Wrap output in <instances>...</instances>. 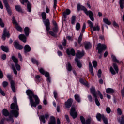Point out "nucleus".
Wrapping results in <instances>:
<instances>
[{
	"label": "nucleus",
	"instance_id": "obj_39",
	"mask_svg": "<svg viewBox=\"0 0 124 124\" xmlns=\"http://www.w3.org/2000/svg\"><path fill=\"white\" fill-rule=\"evenodd\" d=\"M3 114L4 115V116L6 117V116H8V115H9V113H8V111H7V110L3 109Z\"/></svg>",
	"mask_w": 124,
	"mask_h": 124
},
{
	"label": "nucleus",
	"instance_id": "obj_49",
	"mask_svg": "<svg viewBox=\"0 0 124 124\" xmlns=\"http://www.w3.org/2000/svg\"><path fill=\"white\" fill-rule=\"evenodd\" d=\"M106 111L108 114H110L111 113V108L109 107H107Z\"/></svg>",
	"mask_w": 124,
	"mask_h": 124
},
{
	"label": "nucleus",
	"instance_id": "obj_55",
	"mask_svg": "<svg viewBox=\"0 0 124 124\" xmlns=\"http://www.w3.org/2000/svg\"><path fill=\"white\" fill-rule=\"evenodd\" d=\"M113 25L114 28H119V24H118L116 21H114L113 22Z\"/></svg>",
	"mask_w": 124,
	"mask_h": 124
},
{
	"label": "nucleus",
	"instance_id": "obj_62",
	"mask_svg": "<svg viewBox=\"0 0 124 124\" xmlns=\"http://www.w3.org/2000/svg\"><path fill=\"white\" fill-rule=\"evenodd\" d=\"M117 113L119 115H122V110L120 108H118L117 109Z\"/></svg>",
	"mask_w": 124,
	"mask_h": 124
},
{
	"label": "nucleus",
	"instance_id": "obj_22",
	"mask_svg": "<svg viewBox=\"0 0 124 124\" xmlns=\"http://www.w3.org/2000/svg\"><path fill=\"white\" fill-rule=\"evenodd\" d=\"M11 88L12 89L13 92L15 93L16 92V88H15V83L13 81V80H11Z\"/></svg>",
	"mask_w": 124,
	"mask_h": 124
},
{
	"label": "nucleus",
	"instance_id": "obj_15",
	"mask_svg": "<svg viewBox=\"0 0 124 124\" xmlns=\"http://www.w3.org/2000/svg\"><path fill=\"white\" fill-rule=\"evenodd\" d=\"M85 55V52L84 51H78L77 53L76 54V57L78 58V59H81L82 57Z\"/></svg>",
	"mask_w": 124,
	"mask_h": 124
},
{
	"label": "nucleus",
	"instance_id": "obj_58",
	"mask_svg": "<svg viewBox=\"0 0 124 124\" xmlns=\"http://www.w3.org/2000/svg\"><path fill=\"white\" fill-rule=\"evenodd\" d=\"M32 62H33V63L36 64L37 65L38 64V61L34 59H32L31 60Z\"/></svg>",
	"mask_w": 124,
	"mask_h": 124
},
{
	"label": "nucleus",
	"instance_id": "obj_64",
	"mask_svg": "<svg viewBox=\"0 0 124 124\" xmlns=\"http://www.w3.org/2000/svg\"><path fill=\"white\" fill-rule=\"evenodd\" d=\"M121 124H124V117L122 116Z\"/></svg>",
	"mask_w": 124,
	"mask_h": 124
},
{
	"label": "nucleus",
	"instance_id": "obj_30",
	"mask_svg": "<svg viewBox=\"0 0 124 124\" xmlns=\"http://www.w3.org/2000/svg\"><path fill=\"white\" fill-rule=\"evenodd\" d=\"M24 32L26 36H29L30 34V29L28 27H26L24 29Z\"/></svg>",
	"mask_w": 124,
	"mask_h": 124
},
{
	"label": "nucleus",
	"instance_id": "obj_11",
	"mask_svg": "<svg viewBox=\"0 0 124 124\" xmlns=\"http://www.w3.org/2000/svg\"><path fill=\"white\" fill-rule=\"evenodd\" d=\"M3 2L6 8L8 14L11 15V10L10 9V7H9L8 3L7 2V0H3Z\"/></svg>",
	"mask_w": 124,
	"mask_h": 124
},
{
	"label": "nucleus",
	"instance_id": "obj_54",
	"mask_svg": "<svg viewBox=\"0 0 124 124\" xmlns=\"http://www.w3.org/2000/svg\"><path fill=\"white\" fill-rule=\"evenodd\" d=\"M88 25H89V27H90V28H93V22H92V21H91L90 20H89L88 21Z\"/></svg>",
	"mask_w": 124,
	"mask_h": 124
},
{
	"label": "nucleus",
	"instance_id": "obj_31",
	"mask_svg": "<svg viewBox=\"0 0 124 124\" xmlns=\"http://www.w3.org/2000/svg\"><path fill=\"white\" fill-rule=\"evenodd\" d=\"M15 9L18 12H22V8L20 5H16L15 6Z\"/></svg>",
	"mask_w": 124,
	"mask_h": 124
},
{
	"label": "nucleus",
	"instance_id": "obj_3",
	"mask_svg": "<svg viewBox=\"0 0 124 124\" xmlns=\"http://www.w3.org/2000/svg\"><path fill=\"white\" fill-rule=\"evenodd\" d=\"M91 93L92 94H93V96L95 99V102L97 106H100V103H99V101L97 99V95H98L101 99H103V95L101 94L100 91H98L97 93L95 92V88L94 87H92L90 89Z\"/></svg>",
	"mask_w": 124,
	"mask_h": 124
},
{
	"label": "nucleus",
	"instance_id": "obj_38",
	"mask_svg": "<svg viewBox=\"0 0 124 124\" xmlns=\"http://www.w3.org/2000/svg\"><path fill=\"white\" fill-rule=\"evenodd\" d=\"M16 29L17 30V31H22L23 29H22V27H20V26H18V24L16 26Z\"/></svg>",
	"mask_w": 124,
	"mask_h": 124
},
{
	"label": "nucleus",
	"instance_id": "obj_53",
	"mask_svg": "<svg viewBox=\"0 0 124 124\" xmlns=\"http://www.w3.org/2000/svg\"><path fill=\"white\" fill-rule=\"evenodd\" d=\"M102 73V72L101 71V70H100V69L98 70L97 75H98V77L99 78H100V77H101Z\"/></svg>",
	"mask_w": 124,
	"mask_h": 124
},
{
	"label": "nucleus",
	"instance_id": "obj_23",
	"mask_svg": "<svg viewBox=\"0 0 124 124\" xmlns=\"http://www.w3.org/2000/svg\"><path fill=\"white\" fill-rule=\"evenodd\" d=\"M114 92H115V91H114V89L112 88H107L106 90V92L107 93H109V94H112L114 93Z\"/></svg>",
	"mask_w": 124,
	"mask_h": 124
},
{
	"label": "nucleus",
	"instance_id": "obj_28",
	"mask_svg": "<svg viewBox=\"0 0 124 124\" xmlns=\"http://www.w3.org/2000/svg\"><path fill=\"white\" fill-rule=\"evenodd\" d=\"M66 69L68 71H71L72 70V66H71V64L70 63L68 62L66 65Z\"/></svg>",
	"mask_w": 124,
	"mask_h": 124
},
{
	"label": "nucleus",
	"instance_id": "obj_50",
	"mask_svg": "<svg viewBox=\"0 0 124 124\" xmlns=\"http://www.w3.org/2000/svg\"><path fill=\"white\" fill-rule=\"evenodd\" d=\"M8 122H11V123H13L14 122V120H13V118H12V116L11 115H10L9 118L7 119Z\"/></svg>",
	"mask_w": 124,
	"mask_h": 124
},
{
	"label": "nucleus",
	"instance_id": "obj_48",
	"mask_svg": "<svg viewBox=\"0 0 124 124\" xmlns=\"http://www.w3.org/2000/svg\"><path fill=\"white\" fill-rule=\"evenodd\" d=\"M13 20V23L14 24V25H15V26H17L18 25V23H17V22L16 21V20H15V17H13L12 18Z\"/></svg>",
	"mask_w": 124,
	"mask_h": 124
},
{
	"label": "nucleus",
	"instance_id": "obj_44",
	"mask_svg": "<svg viewBox=\"0 0 124 124\" xmlns=\"http://www.w3.org/2000/svg\"><path fill=\"white\" fill-rule=\"evenodd\" d=\"M53 94L55 99L58 100V92H57V91H54Z\"/></svg>",
	"mask_w": 124,
	"mask_h": 124
},
{
	"label": "nucleus",
	"instance_id": "obj_24",
	"mask_svg": "<svg viewBox=\"0 0 124 124\" xmlns=\"http://www.w3.org/2000/svg\"><path fill=\"white\" fill-rule=\"evenodd\" d=\"M74 97L77 102H78V103L81 102V97H80V95L78 94H75Z\"/></svg>",
	"mask_w": 124,
	"mask_h": 124
},
{
	"label": "nucleus",
	"instance_id": "obj_12",
	"mask_svg": "<svg viewBox=\"0 0 124 124\" xmlns=\"http://www.w3.org/2000/svg\"><path fill=\"white\" fill-rule=\"evenodd\" d=\"M72 102H73V100L72 99H69L65 103V106L66 108H70L71 105H72Z\"/></svg>",
	"mask_w": 124,
	"mask_h": 124
},
{
	"label": "nucleus",
	"instance_id": "obj_17",
	"mask_svg": "<svg viewBox=\"0 0 124 124\" xmlns=\"http://www.w3.org/2000/svg\"><path fill=\"white\" fill-rule=\"evenodd\" d=\"M71 11L69 10V9H66L64 12L63 13V16L65 19H66L67 15H69L71 13Z\"/></svg>",
	"mask_w": 124,
	"mask_h": 124
},
{
	"label": "nucleus",
	"instance_id": "obj_41",
	"mask_svg": "<svg viewBox=\"0 0 124 124\" xmlns=\"http://www.w3.org/2000/svg\"><path fill=\"white\" fill-rule=\"evenodd\" d=\"M75 21H76V17L75 16H73L71 19V23L75 24Z\"/></svg>",
	"mask_w": 124,
	"mask_h": 124
},
{
	"label": "nucleus",
	"instance_id": "obj_61",
	"mask_svg": "<svg viewBox=\"0 0 124 124\" xmlns=\"http://www.w3.org/2000/svg\"><path fill=\"white\" fill-rule=\"evenodd\" d=\"M53 31L55 33L58 32V27L57 26H55V27L53 29Z\"/></svg>",
	"mask_w": 124,
	"mask_h": 124
},
{
	"label": "nucleus",
	"instance_id": "obj_26",
	"mask_svg": "<svg viewBox=\"0 0 124 124\" xmlns=\"http://www.w3.org/2000/svg\"><path fill=\"white\" fill-rule=\"evenodd\" d=\"M92 47V45L89 42L85 43V49L86 50H88L89 49H91Z\"/></svg>",
	"mask_w": 124,
	"mask_h": 124
},
{
	"label": "nucleus",
	"instance_id": "obj_2",
	"mask_svg": "<svg viewBox=\"0 0 124 124\" xmlns=\"http://www.w3.org/2000/svg\"><path fill=\"white\" fill-rule=\"evenodd\" d=\"M14 103H12L11 105V109H14L11 111V114L15 118H17L19 116V108L17 104V98L16 97L13 98Z\"/></svg>",
	"mask_w": 124,
	"mask_h": 124
},
{
	"label": "nucleus",
	"instance_id": "obj_5",
	"mask_svg": "<svg viewBox=\"0 0 124 124\" xmlns=\"http://www.w3.org/2000/svg\"><path fill=\"white\" fill-rule=\"evenodd\" d=\"M81 10H83L86 15H89V17L91 21H94V18H93V13L92 11H88L87 8L83 6H81Z\"/></svg>",
	"mask_w": 124,
	"mask_h": 124
},
{
	"label": "nucleus",
	"instance_id": "obj_37",
	"mask_svg": "<svg viewBox=\"0 0 124 124\" xmlns=\"http://www.w3.org/2000/svg\"><path fill=\"white\" fill-rule=\"evenodd\" d=\"M82 39H83V34L80 33L78 39V43H81V41H82Z\"/></svg>",
	"mask_w": 124,
	"mask_h": 124
},
{
	"label": "nucleus",
	"instance_id": "obj_43",
	"mask_svg": "<svg viewBox=\"0 0 124 124\" xmlns=\"http://www.w3.org/2000/svg\"><path fill=\"white\" fill-rule=\"evenodd\" d=\"M109 70L111 72V73L113 75H115V74H116V72H115V70H114V68H113V67L111 66L109 69Z\"/></svg>",
	"mask_w": 124,
	"mask_h": 124
},
{
	"label": "nucleus",
	"instance_id": "obj_36",
	"mask_svg": "<svg viewBox=\"0 0 124 124\" xmlns=\"http://www.w3.org/2000/svg\"><path fill=\"white\" fill-rule=\"evenodd\" d=\"M113 66L115 71L118 73V72H119V68L118 67V65L116 63H114Z\"/></svg>",
	"mask_w": 124,
	"mask_h": 124
},
{
	"label": "nucleus",
	"instance_id": "obj_16",
	"mask_svg": "<svg viewBox=\"0 0 124 124\" xmlns=\"http://www.w3.org/2000/svg\"><path fill=\"white\" fill-rule=\"evenodd\" d=\"M14 46L15 48L18 49V50H22V49L24 48V47L22 45H20V44H19V43H18V42H15Z\"/></svg>",
	"mask_w": 124,
	"mask_h": 124
},
{
	"label": "nucleus",
	"instance_id": "obj_32",
	"mask_svg": "<svg viewBox=\"0 0 124 124\" xmlns=\"http://www.w3.org/2000/svg\"><path fill=\"white\" fill-rule=\"evenodd\" d=\"M27 11L28 12H31V4L29 2L27 3Z\"/></svg>",
	"mask_w": 124,
	"mask_h": 124
},
{
	"label": "nucleus",
	"instance_id": "obj_35",
	"mask_svg": "<svg viewBox=\"0 0 124 124\" xmlns=\"http://www.w3.org/2000/svg\"><path fill=\"white\" fill-rule=\"evenodd\" d=\"M96 118L98 121H100V120L102 119V115H101L100 113H97Z\"/></svg>",
	"mask_w": 124,
	"mask_h": 124
},
{
	"label": "nucleus",
	"instance_id": "obj_18",
	"mask_svg": "<svg viewBox=\"0 0 124 124\" xmlns=\"http://www.w3.org/2000/svg\"><path fill=\"white\" fill-rule=\"evenodd\" d=\"M48 124H56V119L54 116H51L48 121Z\"/></svg>",
	"mask_w": 124,
	"mask_h": 124
},
{
	"label": "nucleus",
	"instance_id": "obj_13",
	"mask_svg": "<svg viewBox=\"0 0 124 124\" xmlns=\"http://www.w3.org/2000/svg\"><path fill=\"white\" fill-rule=\"evenodd\" d=\"M49 118V115L46 114L45 115H42L39 117L40 122H42L44 124H45V119L47 120Z\"/></svg>",
	"mask_w": 124,
	"mask_h": 124
},
{
	"label": "nucleus",
	"instance_id": "obj_14",
	"mask_svg": "<svg viewBox=\"0 0 124 124\" xmlns=\"http://www.w3.org/2000/svg\"><path fill=\"white\" fill-rule=\"evenodd\" d=\"M6 36L8 38H9V33L6 31V29L4 28L3 30V34L2 36V39H3V40H4Z\"/></svg>",
	"mask_w": 124,
	"mask_h": 124
},
{
	"label": "nucleus",
	"instance_id": "obj_25",
	"mask_svg": "<svg viewBox=\"0 0 124 124\" xmlns=\"http://www.w3.org/2000/svg\"><path fill=\"white\" fill-rule=\"evenodd\" d=\"M75 62H77V64L79 68H82V63L78 59L76 58L75 59Z\"/></svg>",
	"mask_w": 124,
	"mask_h": 124
},
{
	"label": "nucleus",
	"instance_id": "obj_51",
	"mask_svg": "<svg viewBox=\"0 0 124 124\" xmlns=\"http://www.w3.org/2000/svg\"><path fill=\"white\" fill-rule=\"evenodd\" d=\"M86 30V23H84L83 24V26L81 30V31L83 33H84V32H85V30Z\"/></svg>",
	"mask_w": 124,
	"mask_h": 124
},
{
	"label": "nucleus",
	"instance_id": "obj_6",
	"mask_svg": "<svg viewBox=\"0 0 124 124\" xmlns=\"http://www.w3.org/2000/svg\"><path fill=\"white\" fill-rule=\"evenodd\" d=\"M39 72L41 74H43V75H45L46 77H47V82L48 83H51V78L49 76V73L47 72H45L43 68H41L39 69Z\"/></svg>",
	"mask_w": 124,
	"mask_h": 124
},
{
	"label": "nucleus",
	"instance_id": "obj_57",
	"mask_svg": "<svg viewBox=\"0 0 124 124\" xmlns=\"http://www.w3.org/2000/svg\"><path fill=\"white\" fill-rule=\"evenodd\" d=\"M3 88L6 87L8 85V82L6 81H4L2 83Z\"/></svg>",
	"mask_w": 124,
	"mask_h": 124
},
{
	"label": "nucleus",
	"instance_id": "obj_10",
	"mask_svg": "<svg viewBox=\"0 0 124 124\" xmlns=\"http://www.w3.org/2000/svg\"><path fill=\"white\" fill-rule=\"evenodd\" d=\"M75 107L72 106L70 111V115L73 119H75V118H77L78 116L77 112L75 111Z\"/></svg>",
	"mask_w": 124,
	"mask_h": 124
},
{
	"label": "nucleus",
	"instance_id": "obj_34",
	"mask_svg": "<svg viewBox=\"0 0 124 124\" xmlns=\"http://www.w3.org/2000/svg\"><path fill=\"white\" fill-rule=\"evenodd\" d=\"M1 50H2V51H3L4 52H6V53L8 52V47L6 46H1Z\"/></svg>",
	"mask_w": 124,
	"mask_h": 124
},
{
	"label": "nucleus",
	"instance_id": "obj_7",
	"mask_svg": "<svg viewBox=\"0 0 124 124\" xmlns=\"http://www.w3.org/2000/svg\"><path fill=\"white\" fill-rule=\"evenodd\" d=\"M80 121L82 124H91L92 123V118L91 117H89L86 120H85V118L83 117V116H81L80 117Z\"/></svg>",
	"mask_w": 124,
	"mask_h": 124
},
{
	"label": "nucleus",
	"instance_id": "obj_60",
	"mask_svg": "<svg viewBox=\"0 0 124 124\" xmlns=\"http://www.w3.org/2000/svg\"><path fill=\"white\" fill-rule=\"evenodd\" d=\"M39 78H40V76L39 75H36L35 77V81H36V82H39V80H38Z\"/></svg>",
	"mask_w": 124,
	"mask_h": 124
},
{
	"label": "nucleus",
	"instance_id": "obj_27",
	"mask_svg": "<svg viewBox=\"0 0 124 124\" xmlns=\"http://www.w3.org/2000/svg\"><path fill=\"white\" fill-rule=\"evenodd\" d=\"M80 83L81 84H82V85H84V86H88V82H87V81L85 79L83 78H80L79 80Z\"/></svg>",
	"mask_w": 124,
	"mask_h": 124
},
{
	"label": "nucleus",
	"instance_id": "obj_19",
	"mask_svg": "<svg viewBox=\"0 0 124 124\" xmlns=\"http://www.w3.org/2000/svg\"><path fill=\"white\" fill-rule=\"evenodd\" d=\"M66 53L68 55H72V56H75V51L73 49H71V50H69L68 49H67Z\"/></svg>",
	"mask_w": 124,
	"mask_h": 124
},
{
	"label": "nucleus",
	"instance_id": "obj_42",
	"mask_svg": "<svg viewBox=\"0 0 124 124\" xmlns=\"http://www.w3.org/2000/svg\"><path fill=\"white\" fill-rule=\"evenodd\" d=\"M102 119L105 124H107V118H106L105 116L104 115L102 114Z\"/></svg>",
	"mask_w": 124,
	"mask_h": 124
},
{
	"label": "nucleus",
	"instance_id": "obj_47",
	"mask_svg": "<svg viewBox=\"0 0 124 124\" xmlns=\"http://www.w3.org/2000/svg\"><path fill=\"white\" fill-rule=\"evenodd\" d=\"M100 30V27L99 26H94L93 27V31H99Z\"/></svg>",
	"mask_w": 124,
	"mask_h": 124
},
{
	"label": "nucleus",
	"instance_id": "obj_45",
	"mask_svg": "<svg viewBox=\"0 0 124 124\" xmlns=\"http://www.w3.org/2000/svg\"><path fill=\"white\" fill-rule=\"evenodd\" d=\"M12 68L14 71V73L16 74L17 75L18 72H17V70H16V68H15V67L14 66V65H12Z\"/></svg>",
	"mask_w": 124,
	"mask_h": 124
},
{
	"label": "nucleus",
	"instance_id": "obj_4",
	"mask_svg": "<svg viewBox=\"0 0 124 124\" xmlns=\"http://www.w3.org/2000/svg\"><path fill=\"white\" fill-rule=\"evenodd\" d=\"M43 22L44 25L46 26V30L47 31H50V21L49 19H46L47 18V14L45 12H42L41 14Z\"/></svg>",
	"mask_w": 124,
	"mask_h": 124
},
{
	"label": "nucleus",
	"instance_id": "obj_8",
	"mask_svg": "<svg viewBox=\"0 0 124 124\" xmlns=\"http://www.w3.org/2000/svg\"><path fill=\"white\" fill-rule=\"evenodd\" d=\"M106 46L104 44H101L100 43L97 45V49L98 50L99 54H101L102 53V51H104V50H106Z\"/></svg>",
	"mask_w": 124,
	"mask_h": 124
},
{
	"label": "nucleus",
	"instance_id": "obj_59",
	"mask_svg": "<svg viewBox=\"0 0 124 124\" xmlns=\"http://www.w3.org/2000/svg\"><path fill=\"white\" fill-rule=\"evenodd\" d=\"M88 100H89V101H90V102H92L93 101V97H92V96L91 95H88L87 96Z\"/></svg>",
	"mask_w": 124,
	"mask_h": 124
},
{
	"label": "nucleus",
	"instance_id": "obj_56",
	"mask_svg": "<svg viewBox=\"0 0 124 124\" xmlns=\"http://www.w3.org/2000/svg\"><path fill=\"white\" fill-rule=\"evenodd\" d=\"M93 67L94 68L96 67V66H97V62H96V61H93Z\"/></svg>",
	"mask_w": 124,
	"mask_h": 124
},
{
	"label": "nucleus",
	"instance_id": "obj_63",
	"mask_svg": "<svg viewBox=\"0 0 124 124\" xmlns=\"http://www.w3.org/2000/svg\"><path fill=\"white\" fill-rule=\"evenodd\" d=\"M48 32H49V34H50V35H52V36H56V33L53 32L52 31H50Z\"/></svg>",
	"mask_w": 124,
	"mask_h": 124
},
{
	"label": "nucleus",
	"instance_id": "obj_46",
	"mask_svg": "<svg viewBox=\"0 0 124 124\" xmlns=\"http://www.w3.org/2000/svg\"><path fill=\"white\" fill-rule=\"evenodd\" d=\"M89 71L91 75H92V76H93L94 75V74L93 73V67L89 68Z\"/></svg>",
	"mask_w": 124,
	"mask_h": 124
},
{
	"label": "nucleus",
	"instance_id": "obj_29",
	"mask_svg": "<svg viewBox=\"0 0 124 124\" xmlns=\"http://www.w3.org/2000/svg\"><path fill=\"white\" fill-rule=\"evenodd\" d=\"M103 22L105 23V24H106L107 25H108L109 26V25H111V21L109 20H108V18H104L103 19Z\"/></svg>",
	"mask_w": 124,
	"mask_h": 124
},
{
	"label": "nucleus",
	"instance_id": "obj_52",
	"mask_svg": "<svg viewBox=\"0 0 124 124\" xmlns=\"http://www.w3.org/2000/svg\"><path fill=\"white\" fill-rule=\"evenodd\" d=\"M0 94H1V95H3V96H5V93L3 91H2V89L0 87Z\"/></svg>",
	"mask_w": 124,
	"mask_h": 124
},
{
	"label": "nucleus",
	"instance_id": "obj_9",
	"mask_svg": "<svg viewBox=\"0 0 124 124\" xmlns=\"http://www.w3.org/2000/svg\"><path fill=\"white\" fill-rule=\"evenodd\" d=\"M12 59L13 60L14 62L15 63V66L16 67V69L18 71H20L21 70V66L20 65L18 64V59L16 58L15 56L12 57Z\"/></svg>",
	"mask_w": 124,
	"mask_h": 124
},
{
	"label": "nucleus",
	"instance_id": "obj_40",
	"mask_svg": "<svg viewBox=\"0 0 124 124\" xmlns=\"http://www.w3.org/2000/svg\"><path fill=\"white\" fill-rule=\"evenodd\" d=\"M81 28V25L79 23H77L76 25V29L77 31H79Z\"/></svg>",
	"mask_w": 124,
	"mask_h": 124
},
{
	"label": "nucleus",
	"instance_id": "obj_33",
	"mask_svg": "<svg viewBox=\"0 0 124 124\" xmlns=\"http://www.w3.org/2000/svg\"><path fill=\"white\" fill-rule=\"evenodd\" d=\"M25 52H30L31 51V47L29 45H26L24 46Z\"/></svg>",
	"mask_w": 124,
	"mask_h": 124
},
{
	"label": "nucleus",
	"instance_id": "obj_1",
	"mask_svg": "<svg viewBox=\"0 0 124 124\" xmlns=\"http://www.w3.org/2000/svg\"><path fill=\"white\" fill-rule=\"evenodd\" d=\"M26 93L29 96L30 104L31 107H36L38 104H39V98H38V96L34 95L32 91L31 90H27L26 91Z\"/></svg>",
	"mask_w": 124,
	"mask_h": 124
},
{
	"label": "nucleus",
	"instance_id": "obj_20",
	"mask_svg": "<svg viewBox=\"0 0 124 124\" xmlns=\"http://www.w3.org/2000/svg\"><path fill=\"white\" fill-rule=\"evenodd\" d=\"M111 59L114 62H116V63H121L122 62H120L117 59L116 56L113 54L111 55Z\"/></svg>",
	"mask_w": 124,
	"mask_h": 124
},
{
	"label": "nucleus",
	"instance_id": "obj_21",
	"mask_svg": "<svg viewBox=\"0 0 124 124\" xmlns=\"http://www.w3.org/2000/svg\"><path fill=\"white\" fill-rule=\"evenodd\" d=\"M19 38L23 42H27V37L24 34H20L19 35Z\"/></svg>",
	"mask_w": 124,
	"mask_h": 124
}]
</instances>
